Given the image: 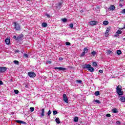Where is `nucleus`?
<instances>
[{
  "label": "nucleus",
  "mask_w": 125,
  "mask_h": 125,
  "mask_svg": "<svg viewBox=\"0 0 125 125\" xmlns=\"http://www.w3.org/2000/svg\"><path fill=\"white\" fill-rule=\"evenodd\" d=\"M83 69H87V70H89L90 72L92 73L94 72V68L91 67V65L85 64L82 66Z\"/></svg>",
  "instance_id": "nucleus-1"
},
{
  "label": "nucleus",
  "mask_w": 125,
  "mask_h": 125,
  "mask_svg": "<svg viewBox=\"0 0 125 125\" xmlns=\"http://www.w3.org/2000/svg\"><path fill=\"white\" fill-rule=\"evenodd\" d=\"M116 92L118 95H123L124 92L122 91V86L118 85L116 87Z\"/></svg>",
  "instance_id": "nucleus-2"
},
{
  "label": "nucleus",
  "mask_w": 125,
  "mask_h": 125,
  "mask_svg": "<svg viewBox=\"0 0 125 125\" xmlns=\"http://www.w3.org/2000/svg\"><path fill=\"white\" fill-rule=\"evenodd\" d=\"M13 24L14 25L15 29L16 31H20L21 29V27L20 26L19 23H17L16 21H14Z\"/></svg>",
  "instance_id": "nucleus-3"
},
{
  "label": "nucleus",
  "mask_w": 125,
  "mask_h": 125,
  "mask_svg": "<svg viewBox=\"0 0 125 125\" xmlns=\"http://www.w3.org/2000/svg\"><path fill=\"white\" fill-rule=\"evenodd\" d=\"M28 75L30 77V78H35L36 77V73L33 71L28 72Z\"/></svg>",
  "instance_id": "nucleus-4"
},
{
  "label": "nucleus",
  "mask_w": 125,
  "mask_h": 125,
  "mask_svg": "<svg viewBox=\"0 0 125 125\" xmlns=\"http://www.w3.org/2000/svg\"><path fill=\"white\" fill-rule=\"evenodd\" d=\"M55 70H59V71H65V70H66V68L62 67H54Z\"/></svg>",
  "instance_id": "nucleus-5"
},
{
  "label": "nucleus",
  "mask_w": 125,
  "mask_h": 125,
  "mask_svg": "<svg viewBox=\"0 0 125 125\" xmlns=\"http://www.w3.org/2000/svg\"><path fill=\"white\" fill-rule=\"evenodd\" d=\"M63 101L65 102V103H68V97L65 94H63Z\"/></svg>",
  "instance_id": "nucleus-6"
},
{
  "label": "nucleus",
  "mask_w": 125,
  "mask_h": 125,
  "mask_svg": "<svg viewBox=\"0 0 125 125\" xmlns=\"http://www.w3.org/2000/svg\"><path fill=\"white\" fill-rule=\"evenodd\" d=\"M23 38H24V35H23V34H21L17 38L16 40L22 41V40H23Z\"/></svg>",
  "instance_id": "nucleus-7"
},
{
  "label": "nucleus",
  "mask_w": 125,
  "mask_h": 125,
  "mask_svg": "<svg viewBox=\"0 0 125 125\" xmlns=\"http://www.w3.org/2000/svg\"><path fill=\"white\" fill-rule=\"evenodd\" d=\"M7 68L5 67H0V73H4Z\"/></svg>",
  "instance_id": "nucleus-8"
},
{
  "label": "nucleus",
  "mask_w": 125,
  "mask_h": 125,
  "mask_svg": "<svg viewBox=\"0 0 125 125\" xmlns=\"http://www.w3.org/2000/svg\"><path fill=\"white\" fill-rule=\"evenodd\" d=\"M96 24H97V21H92L90 22V25H91V26H94L96 25Z\"/></svg>",
  "instance_id": "nucleus-9"
},
{
  "label": "nucleus",
  "mask_w": 125,
  "mask_h": 125,
  "mask_svg": "<svg viewBox=\"0 0 125 125\" xmlns=\"http://www.w3.org/2000/svg\"><path fill=\"white\" fill-rule=\"evenodd\" d=\"M5 42H6V44H9L10 43V39L8 38L6 39Z\"/></svg>",
  "instance_id": "nucleus-10"
},
{
  "label": "nucleus",
  "mask_w": 125,
  "mask_h": 125,
  "mask_svg": "<svg viewBox=\"0 0 125 125\" xmlns=\"http://www.w3.org/2000/svg\"><path fill=\"white\" fill-rule=\"evenodd\" d=\"M16 123H18V124H26V122L21 120H16Z\"/></svg>",
  "instance_id": "nucleus-11"
},
{
  "label": "nucleus",
  "mask_w": 125,
  "mask_h": 125,
  "mask_svg": "<svg viewBox=\"0 0 125 125\" xmlns=\"http://www.w3.org/2000/svg\"><path fill=\"white\" fill-rule=\"evenodd\" d=\"M115 8H116V7H115V6L114 5H111L110 7H109V9H110V10H112V11H113V10H114V9H115Z\"/></svg>",
  "instance_id": "nucleus-12"
},
{
  "label": "nucleus",
  "mask_w": 125,
  "mask_h": 125,
  "mask_svg": "<svg viewBox=\"0 0 125 125\" xmlns=\"http://www.w3.org/2000/svg\"><path fill=\"white\" fill-rule=\"evenodd\" d=\"M41 117H44V108H42V110H41Z\"/></svg>",
  "instance_id": "nucleus-13"
},
{
  "label": "nucleus",
  "mask_w": 125,
  "mask_h": 125,
  "mask_svg": "<svg viewBox=\"0 0 125 125\" xmlns=\"http://www.w3.org/2000/svg\"><path fill=\"white\" fill-rule=\"evenodd\" d=\"M120 100L121 101V102H125V97H121L120 99Z\"/></svg>",
  "instance_id": "nucleus-14"
},
{
  "label": "nucleus",
  "mask_w": 125,
  "mask_h": 125,
  "mask_svg": "<svg viewBox=\"0 0 125 125\" xmlns=\"http://www.w3.org/2000/svg\"><path fill=\"white\" fill-rule=\"evenodd\" d=\"M55 121H56L57 124H58V125H59V124H60V119H59V118H57L55 119Z\"/></svg>",
  "instance_id": "nucleus-15"
},
{
  "label": "nucleus",
  "mask_w": 125,
  "mask_h": 125,
  "mask_svg": "<svg viewBox=\"0 0 125 125\" xmlns=\"http://www.w3.org/2000/svg\"><path fill=\"white\" fill-rule=\"evenodd\" d=\"M42 27H43V28L47 27V23H46V22H43L42 23Z\"/></svg>",
  "instance_id": "nucleus-16"
},
{
  "label": "nucleus",
  "mask_w": 125,
  "mask_h": 125,
  "mask_svg": "<svg viewBox=\"0 0 125 125\" xmlns=\"http://www.w3.org/2000/svg\"><path fill=\"white\" fill-rule=\"evenodd\" d=\"M112 112H113V113H115V114H117V113H118V109H117V108H113V109H112Z\"/></svg>",
  "instance_id": "nucleus-17"
},
{
  "label": "nucleus",
  "mask_w": 125,
  "mask_h": 125,
  "mask_svg": "<svg viewBox=\"0 0 125 125\" xmlns=\"http://www.w3.org/2000/svg\"><path fill=\"white\" fill-rule=\"evenodd\" d=\"M103 24L104 25V26H106L108 25V24H109V21H104L103 22Z\"/></svg>",
  "instance_id": "nucleus-18"
},
{
  "label": "nucleus",
  "mask_w": 125,
  "mask_h": 125,
  "mask_svg": "<svg viewBox=\"0 0 125 125\" xmlns=\"http://www.w3.org/2000/svg\"><path fill=\"white\" fill-rule=\"evenodd\" d=\"M95 96H98V95H100V92L99 91H96L95 92Z\"/></svg>",
  "instance_id": "nucleus-19"
},
{
  "label": "nucleus",
  "mask_w": 125,
  "mask_h": 125,
  "mask_svg": "<svg viewBox=\"0 0 125 125\" xmlns=\"http://www.w3.org/2000/svg\"><path fill=\"white\" fill-rule=\"evenodd\" d=\"M74 121L76 123L79 122V117H75L74 118Z\"/></svg>",
  "instance_id": "nucleus-20"
},
{
  "label": "nucleus",
  "mask_w": 125,
  "mask_h": 125,
  "mask_svg": "<svg viewBox=\"0 0 125 125\" xmlns=\"http://www.w3.org/2000/svg\"><path fill=\"white\" fill-rule=\"evenodd\" d=\"M109 31H108V30H106L105 33V37H107L108 36H109Z\"/></svg>",
  "instance_id": "nucleus-21"
},
{
  "label": "nucleus",
  "mask_w": 125,
  "mask_h": 125,
  "mask_svg": "<svg viewBox=\"0 0 125 125\" xmlns=\"http://www.w3.org/2000/svg\"><path fill=\"white\" fill-rule=\"evenodd\" d=\"M91 54L93 55V56H95L96 55V52L95 51H93V52H91Z\"/></svg>",
  "instance_id": "nucleus-22"
},
{
  "label": "nucleus",
  "mask_w": 125,
  "mask_h": 125,
  "mask_svg": "<svg viewBox=\"0 0 125 125\" xmlns=\"http://www.w3.org/2000/svg\"><path fill=\"white\" fill-rule=\"evenodd\" d=\"M76 82L77 83H80V84H82V83H83V81H82V80H77Z\"/></svg>",
  "instance_id": "nucleus-23"
},
{
  "label": "nucleus",
  "mask_w": 125,
  "mask_h": 125,
  "mask_svg": "<svg viewBox=\"0 0 125 125\" xmlns=\"http://www.w3.org/2000/svg\"><path fill=\"white\" fill-rule=\"evenodd\" d=\"M122 53V51H121V50H118L117 51V54L118 55H121V54Z\"/></svg>",
  "instance_id": "nucleus-24"
},
{
  "label": "nucleus",
  "mask_w": 125,
  "mask_h": 125,
  "mask_svg": "<svg viewBox=\"0 0 125 125\" xmlns=\"http://www.w3.org/2000/svg\"><path fill=\"white\" fill-rule=\"evenodd\" d=\"M62 22H63L64 23H66L67 21V20L66 18H64L62 19Z\"/></svg>",
  "instance_id": "nucleus-25"
},
{
  "label": "nucleus",
  "mask_w": 125,
  "mask_h": 125,
  "mask_svg": "<svg viewBox=\"0 0 125 125\" xmlns=\"http://www.w3.org/2000/svg\"><path fill=\"white\" fill-rule=\"evenodd\" d=\"M14 64H16V65H19V62L18 61H14Z\"/></svg>",
  "instance_id": "nucleus-26"
},
{
  "label": "nucleus",
  "mask_w": 125,
  "mask_h": 125,
  "mask_svg": "<svg viewBox=\"0 0 125 125\" xmlns=\"http://www.w3.org/2000/svg\"><path fill=\"white\" fill-rule=\"evenodd\" d=\"M88 51V49L86 48H84L83 49V52L85 53H87V52Z\"/></svg>",
  "instance_id": "nucleus-27"
},
{
  "label": "nucleus",
  "mask_w": 125,
  "mask_h": 125,
  "mask_svg": "<svg viewBox=\"0 0 125 125\" xmlns=\"http://www.w3.org/2000/svg\"><path fill=\"white\" fill-rule=\"evenodd\" d=\"M92 65H93V66H94L95 67H96V66H97V62H94L92 63Z\"/></svg>",
  "instance_id": "nucleus-28"
},
{
  "label": "nucleus",
  "mask_w": 125,
  "mask_h": 125,
  "mask_svg": "<svg viewBox=\"0 0 125 125\" xmlns=\"http://www.w3.org/2000/svg\"><path fill=\"white\" fill-rule=\"evenodd\" d=\"M23 57H25V58H28V57H29V55L27 54H24Z\"/></svg>",
  "instance_id": "nucleus-29"
},
{
  "label": "nucleus",
  "mask_w": 125,
  "mask_h": 125,
  "mask_svg": "<svg viewBox=\"0 0 125 125\" xmlns=\"http://www.w3.org/2000/svg\"><path fill=\"white\" fill-rule=\"evenodd\" d=\"M30 112H34L35 111V108L31 107L30 108Z\"/></svg>",
  "instance_id": "nucleus-30"
},
{
  "label": "nucleus",
  "mask_w": 125,
  "mask_h": 125,
  "mask_svg": "<svg viewBox=\"0 0 125 125\" xmlns=\"http://www.w3.org/2000/svg\"><path fill=\"white\" fill-rule=\"evenodd\" d=\"M85 55V53L84 52H83L82 54L81 55V57H83Z\"/></svg>",
  "instance_id": "nucleus-31"
},
{
  "label": "nucleus",
  "mask_w": 125,
  "mask_h": 125,
  "mask_svg": "<svg viewBox=\"0 0 125 125\" xmlns=\"http://www.w3.org/2000/svg\"><path fill=\"white\" fill-rule=\"evenodd\" d=\"M14 92L15 94H18L19 93V91H18V90H14Z\"/></svg>",
  "instance_id": "nucleus-32"
},
{
  "label": "nucleus",
  "mask_w": 125,
  "mask_h": 125,
  "mask_svg": "<svg viewBox=\"0 0 125 125\" xmlns=\"http://www.w3.org/2000/svg\"><path fill=\"white\" fill-rule=\"evenodd\" d=\"M95 102H96V103H98V104H101V102H100V101H99L98 100H96Z\"/></svg>",
  "instance_id": "nucleus-33"
},
{
  "label": "nucleus",
  "mask_w": 125,
  "mask_h": 125,
  "mask_svg": "<svg viewBox=\"0 0 125 125\" xmlns=\"http://www.w3.org/2000/svg\"><path fill=\"white\" fill-rule=\"evenodd\" d=\"M53 115H57V111L56 110H54L53 111Z\"/></svg>",
  "instance_id": "nucleus-34"
},
{
  "label": "nucleus",
  "mask_w": 125,
  "mask_h": 125,
  "mask_svg": "<svg viewBox=\"0 0 125 125\" xmlns=\"http://www.w3.org/2000/svg\"><path fill=\"white\" fill-rule=\"evenodd\" d=\"M121 13H122V14H125V9H124L121 11Z\"/></svg>",
  "instance_id": "nucleus-35"
},
{
  "label": "nucleus",
  "mask_w": 125,
  "mask_h": 125,
  "mask_svg": "<svg viewBox=\"0 0 125 125\" xmlns=\"http://www.w3.org/2000/svg\"><path fill=\"white\" fill-rule=\"evenodd\" d=\"M45 15L46 16H47V17L48 18H50V16L49 15V14H45Z\"/></svg>",
  "instance_id": "nucleus-36"
},
{
  "label": "nucleus",
  "mask_w": 125,
  "mask_h": 125,
  "mask_svg": "<svg viewBox=\"0 0 125 125\" xmlns=\"http://www.w3.org/2000/svg\"><path fill=\"white\" fill-rule=\"evenodd\" d=\"M61 5H62V2H59L58 4V6L60 7V8H61Z\"/></svg>",
  "instance_id": "nucleus-37"
},
{
  "label": "nucleus",
  "mask_w": 125,
  "mask_h": 125,
  "mask_svg": "<svg viewBox=\"0 0 125 125\" xmlns=\"http://www.w3.org/2000/svg\"><path fill=\"white\" fill-rule=\"evenodd\" d=\"M116 33L118 34H122V31L118 30Z\"/></svg>",
  "instance_id": "nucleus-38"
},
{
  "label": "nucleus",
  "mask_w": 125,
  "mask_h": 125,
  "mask_svg": "<svg viewBox=\"0 0 125 125\" xmlns=\"http://www.w3.org/2000/svg\"><path fill=\"white\" fill-rule=\"evenodd\" d=\"M47 115L48 116H49L50 115H51V111H50V110H49L47 113Z\"/></svg>",
  "instance_id": "nucleus-39"
},
{
  "label": "nucleus",
  "mask_w": 125,
  "mask_h": 125,
  "mask_svg": "<svg viewBox=\"0 0 125 125\" xmlns=\"http://www.w3.org/2000/svg\"><path fill=\"white\" fill-rule=\"evenodd\" d=\"M110 30H111V26H108V27L107 28L106 31H108L110 32Z\"/></svg>",
  "instance_id": "nucleus-40"
},
{
  "label": "nucleus",
  "mask_w": 125,
  "mask_h": 125,
  "mask_svg": "<svg viewBox=\"0 0 125 125\" xmlns=\"http://www.w3.org/2000/svg\"><path fill=\"white\" fill-rule=\"evenodd\" d=\"M65 44H66V45H71V43H70L69 42H66Z\"/></svg>",
  "instance_id": "nucleus-41"
},
{
  "label": "nucleus",
  "mask_w": 125,
  "mask_h": 125,
  "mask_svg": "<svg viewBox=\"0 0 125 125\" xmlns=\"http://www.w3.org/2000/svg\"><path fill=\"white\" fill-rule=\"evenodd\" d=\"M29 84H26L25 85V87H26V88H29Z\"/></svg>",
  "instance_id": "nucleus-42"
},
{
  "label": "nucleus",
  "mask_w": 125,
  "mask_h": 125,
  "mask_svg": "<svg viewBox=\"0 0 125 125\" xmlns=\"http://www.w3.org/2000/svg\"><path fill=\"white\" fill-rule=\"evenodd\" d=\"M69 26H70V28H73V27H74V24L71 23L69 24Z\"/></svg>",
  "instance_id": "nucleus-43"
},
{
  "label": "nucleus",
  "mask_w": 125,
  "mask_h": 125,
  "mask_svg": "<svg viewBox=\"0 0 125 125\" xmlns=\"http://www.w3.org/2000/svg\"><path fill=\"white\" fill-rule=\"evenodd\" d=\"M111 53H112V51H111L110 50H107V53H108V54H110Z\"/></svg>",
  "instance_id": "nucleus-44"
},
{
  "label": "nucleus",
  "mask_w": 125,
  "mask_h": 125,
  "mask_svg": "<svg viewBox=\"0 0 125 125\" xmlns=\"http://www.w3.org/2000/svg\"><path fill=\"white\" fill-rule=\"evenodd\" d=\"M106 117H108V118H110V117H111V114H109V113H107L106 115Z\"/></svg>",
  "instance_id": "nucleus-45"
},
{
  "label": "nucleus",
  "mask_w": 125,
  "mask_h": 125,
  "mask_svg": "<svg viewBox=\"0 0 125 125\" xmlns=\"http://www.w3.org/2000/svg\"><path fill=\"white\" fill-rule=\"evenodd\" d=\"M59 60H60V61H62V60H63V58L62 57H60L59 58Z\"/></svg>",
  "instance_id": "nucleus-46"
},
{
  "label": "nucleus",
  "mask_w": 125,
  "mask_h": 125,
  "mask_svg": "<svg viewBox=\"0 0 125 125\" xmlns=\"http://www.w3.org/2000/svg\"><path fill=\"white\" fill-rule=\"evenodd\" d=\"M3 84V82L2 81H0V85H2Z\"/></svg>",
  "instance_id": "nucleus-47"
},
{
  "label": "nucleus",
  "mask_w": 125,
  "mask_h": 125,
  "mask_svg": "<svg viewBox=\"0 0 125 125\" xmlns=\"http://www.w3.org/2000/svg\"><path fill=\"white\" fill-rule=\"evenodd\" d=\"M99 73H100L101 74L103 73V70H100L99 71Z\"/></svg>",
  "instance_id": "nucleus-48"
},
{
  "label": "nucleus",
  "mask_w": 125,
  "mask_h": 125,
  "mask_svg": "<svg viewBox=\"0 0 125 125\" xmlns=\"http://www.w3.org/2000/svg\"><path fill=\"white\" fill-rule=\"evenodd\" d=\"M116 124H117V125H121V122H120V121H117V122H116Z\"/></svg>",
  "instance_id": "nucleus-49"
},
{
  "label": "nucleus",
  "mask_w": 125,
  "mask_h": 125,
  "mask_svg": "<svg viewBox=\"0 0 125 125\" xmlns=\"http://www.w3.org/2000/svg\"><path fill=\"white\" fill-rule=\"evenodd\" d=\"M15 52L16 53H17V52H20V51H19V50H16V51H15Z\"/></svg>",
  "instance_id": "nucleus-50"
},
{
  "label": "nucleus",
  "mask_w": 125,
  "mask_h": 125,
  "mask_svg": "<svg viewBox=\"0 0 125 125\" xmlns=\"http://www.w3.org/2000/svg\"><path fill=\"white\" fill-rule=\"evenodd\" d=\"M119 6H121V7H123V4L122 3L119 4Z\"/></svg>",
  "instance_id": "nucleus-51"
},
{
  "label": "nucleus",
  "mask_w": 125,
  "mask_h": 125,
  "mask_svg": "<svg viewBox=\"0 0 125 125\" xmlns=\"http://www.w3.org/2000/svg\"><path fill=\"white\" fill-rule=\"evenodd\" d=\"M119 34H116L115 35V37H116V38H117V37H119Z\"/></svg>",
  "instance_id": "nucleus-52"
},
{
  "label": "nucleus",
  "mask_w": 125,
  "mask_h": 125,
  "mask_svg": "<svg viewBox=\"0 0 125 125\" xmlns=\"http://www.w3.org/2000/svg\"><path fill=\"white\" fill-rule=\"evenodd\" d=\"M47 63H48L49 64H51V61H48L47 62Z\"/></svg>",
  "instance_id": "nucleus-53"
},
{
  "label": "nucleus",
  "mask_w": 125,
  "mask_h": 125,
  "mask_svg": "<svg viewBox=\"0 0 125 125\" xmlns=\"http://www.w3.org/2000/svg\"><path fill=\"white\" fill-rule=\"evenodd\" d=\"M13 38H14V39H16H16H17V38L16 37V36H13Z\"/></svg>",
  "instance_id": "nucleus-54"
},
{
  "label": "nucleus",
  "mask_w": 125,
  "mask_h": 125,
  "mask_svg": "<svg viewBox=\"0 0 125 125\" xmlns=\"http://www.w3.org/2000/svg\"><path fill=\"white\" fill-rule=\"evenodd\" d=\"M80 12H81V13H83V10H81V11H80Z\"/></svg>",
  "instance_id": "nucleus-55"
},
{
  "label": "nucleus",
  "mask_w": 125,
  "mask_h": 125,
  "mask_svg": "<svg viewBox=\"0 0 125 125\" xmlns=\"http://www.w3.org/2000/svg\"><path fill=\"white\" fill-rule=\"evenodd\" d=\"M121 1H124L125 0H120Z\"/></svg>",
  "instance_id": "nucleus-56"
},
{
  "label": "nucleus",
  "mask_w": 125,
  "mask_h": 125,
  "mask_svg": "<svg viewBox=\"0 0 125 125\" xmlns=\"http://www.w3.org/2000/svg\"><path fill=\"white\" fill-rule=\"evenodd\" d=\"M123 40L125 41V38H123Z\"/></svg>",
  "instance_id": "nucleus-57"
},
{
  "label": "nucleus",
  "mask_w": 125,
  "mask_h": 125,
  "mask_svg": "<svg viewBox=\"0 0 125 125\" xmlns=\"http://www.w3.org/2000/svg\"><path fill=\"white\" fill-rule=\"evenodd\" d=\"M123 29H125V25L124 27H123Z\"/></svg>",
  "instance_id": "nucleus-58"
},
{
  "label": "nucleus",
  "mask_w": 125,
  "mask_h": 125,
  "mask_svg": "<svg viewBox=\"0 0 125 125\" xmlns=\"http://www.w3.org/2000/svg\"><path fill=\"white\" fill-rule=\"evenodd\" d=\"M27 0L29 1V0Z\"/></svg>",
  "instance_id": "nucleus-59"
}]
</instances>
